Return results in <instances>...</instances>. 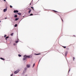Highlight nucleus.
I'll return each instance as SVG.
<instances>
[{
    "instance_id": "obj_23",
    "label": "nucleus",
    "mask_w": 76,
    "mask_h": 76,
    "mask_svg": "<svg viewBox=\"0 0 76 76\" xmlns=\"http://www.w3.org/2000/svg\"><path fill=\"white\" fill-rule=\"evenodd\" d=\"M34 66H35V64H34L33 65V67H34Z\"/></svg>"
},
{
    "instance_id": "obj_17",
    "label": "nucleus",
    "mask_w": 76,
    "mask_h": 76,
    "mask_svg": "<svg viewBox=\"0 0 76 76\" xmlns=\"http://www.w3.org/2000/svg\"><path fill=\"white\" fill-rule=\"evenodd\" d=\"M62 47H63V48H66V46H62Z\"/></svg>"
},
{
    "instance_id": "obj_11",
    "label": "nucleus",
    "mask_w": 76,
    "mask_h": 76,
    "mask_svg": "<svg viewBox=\"0 0 76 76\" xmlns=\"http://www.w3.org/2000/svg\"><path fill=\"white\" fill-rule=\"evenodd\" d=\"M1 60H4V59L2 58H1Z\"/></svg>"
},
{
    "instance_id": "obj_5",
    "label": "nucleus",
    "mask_w": 76,
    "mask_h": 76,
    "mask_svg": "<svg viewBox=\"0 0 76 76\" xmlns=\"http://www.w3.org/2000/svg\"><path fill=\"white\" fill-rule=\"evenodd\" d=\"M7 11V9H4V12H6Z\"/></svg>"
},
{
    "instance_id": "obj_24",
    "label": "nucleus",
    "mask_w": 76,
    "mask_h": 76,
    "mask_svg": "<svg viewBox=\"0 0 76 76\" xmlns=\"http://www.w3.org/2000/svg\"><path fill=\"white\" fill-rule=\"evenodd\" d=\"M59 12H58H58H56V14H57V15H58V13H59Z\"/></svg>"
},
{
    "instance_id": "obj_31",
    "label": "nucleus",
    "mask_w": 76,
    "mask_h": 76,
    "mask_svg": "<svg viewBox=\"0 0 76 76\" xmlns=\"http://www.w3.org/2000/svg\"><path fill=\"white\" fill-rule=\"evenodd\" d=\"M5 19H7V18H5Z\"/></svg>"
},
{
    "instance_id": "obj_9",
    "label": "nucleus",
    "mask_w": 76,
    "mask_h": 76,
    "mask_svg": "<svg viewBox=\"0 0 76 76\" xmlns=\"http://www.w3.org/2000/svg\"><path fill=\"white\" fill-rule=\"evenodd\" d=\"M9 37V36H7V37H6L5 38V39L6 40H7V38H8Z\"/></svg>"
},
{
    "instance_id": "obj_20",
    "label": "nucleus",
    "mask_w": 76,
    "mask_h": 76,
    "mask_svg": "<svg viewBox=\"0 0 76 76\" xmlns=\"http://www.w3.org/2000/svg\"><path fill=\"white\" fill-rule=\"evenodd\" d=\"M18 42H19V41H18V40H17V41H15L16 43H18Z\"/></svg>"
},
{
    "instance_id": "obj_38",
    "label": "nucleus",
    "mask_w": 76,
    "mask_h": 76,
    "mask_svg": "<svg viewBox=\"0 0 76 76\" xmlns=\"http://www.w3.org/2000/svg\"><path fill=\"white\" fill-rule=\"evenodd\" d=\"M70 71V69L69 70V72Z\"/></svg>"
},
{
    "instance_id": "obj_26",
    "label": "nucleus",
    "mask_w": 76,
    "mask_h": 76,
    "mask_svg": "<svg viewBox=\"0 0 76 76\" xmlns=\"http://www.w3.org/2000/svg\"><path fill=\"white\" fill-rule=\"evenodd\" d=\"M75 57H73V60H74V61L75 60Z\"/></svg>"
},
{
    "instance_id": "obj_8",
    "label": "nucleus",
    "mask_w": 76,
    "mask_h": 76,
    "mask_svg": "<svg viewBox=\"0 0 76 76\" xmlns=\"http://www.w3.org/2000/svg\"><path fill=\"white\" fill-rule=\"evenodd\" d=\"M31 12V10L30 9H29V10L28 11V13H30Z\"/></svg>"
},
{
    "instance_id": "obj_19",
    "label": "nucleus",
    "mask_w": 76,
    "mask_h": 76,
    "mask_svg": "<svg viewBox=\"0 0 76 76\" xmlns=\"http://www.w3.org/2000/svg\"><path fill=\"white\" fill-rule=\"evenodd\" d=\"M10 8H12L13 7H12V6H11V5H10Z\"/></svg>"
},
{
    "instance_id": "obj_25",
    "label": "nucleus",
    "mask_w": 76,
    "mask_h": 76,
    "mask_svg": "<svg viewBox=\"0 0 76 76\" xmlns=\"http://www.w3.org/2000/svg\"><path fill=\"white\" fill-rule=\"evenodd\" d=\"M26 69H27V68H25V70H26Z\"/></svg>"
},
{
    "instance_id": "obj_10",
    "label": "nucleus",
    "mask_w": 76,
    "mask_h": 76,
    "mask_svg": "<svg viewBox=\"0 0 76 76\" xmlns=\"http://www.w3.org/2000/svg\"><path fill=\"white\" fill-rule=\"evenodd\" d=\"M15 18H17L18 17V15H15L14 16Z\"/></svg>"
},
{
    "instance_id": "obj_18",
    "label": "nucleus",
    "mask_w": 76,
    "mask_h": 76,
    "mask_svg": "<svg viewBox=\"0 0 76 76\" xmlns=\"http://www.w3.org/2000/svg\"><path fill=\"white\" fill-rule=\"evenodd\" d=\"M18 56L19 57H21V56H22V55L20 54H18Z\"/></svg>"
},
{
    "instance_id": "obj_33",
    "label": "nucleus",
    "mask_w": 76,
    "mask_h": 76,
    "mask_svg": "<svg viewBox=\"0 0 76 76\" xmlns=\"http://www.w3.org/2000/svg\"><path fill=\"white\" fill-rule=\"evenodd\" d=\"M30 5H31V3H30Z\"/></svg>"
},
{
    "instance_id": "obj_6",
    "label": "nucleus",
    "mask_w": 76,
    "mask_h": 76,
    "mask_svg": "<svg viewBox=\"0 0 76 76\" xmlns=\"http://www.w3.org/2000/svg\"><path fill=\"white\" fill-rule=\"evenodd\" d=\"M53 11L54 12H55V13H58V12L54 10H53Z\"/></svg>"
},
{
    "instance_id": "obj_13",
    "label": "nucleus",
    "mask_w": 76,
    "mask_h": 76,
    "mask_svg": "<svg viewBox=\"0 0 76 76\" xmlns=\"http://www.w3.org/2000/svg\"><path fill=\"white\" fill-rule=\"evenodd\" d=\"M18 26V25H17V24H16L14 26H15V27H16V26Z\"/></svg>"
},
{
    "instance_id": "obj_2",
    "label": "nucleus",
    "mask_w": 76,
    "mask_h": 76,
    "mask_svg": "<svg viewBox=\"0 0 76 76\" xmlns=\"http://www.w3.org/2000/svg\"><path fill=\"white\" fill-rule=\"evenodd\" d=\"M19 72V70H18L15 71L14 72V73L15 74H16L18 73Z\"/></svg>"
},
{
    "instance_id": "obj_32",
    "label": "nucleus",
    "mask_w": 76,
    "mask_h": 76,
    "mask_svg": "<svg viewBox=\"0 0 76 76\" xmlns=\"http://www.w3.org/2000/svg\"><path fill=\"white\" fill-rule=\"evenodd\" d=\"M4 1H6V0H4Z\"/></svg>"
},
{
    "instance_id": "obj_37",
    "label": "nucleus",
    "mask_w": 76,
    "mask_h": 76,
    "mask_svg": "<svg viewBox=\"0 0 76 76\" xmlns=\"http://www.w3.org/2000/svg\"><path fill=\"white\" fill-rule=\"evenodd\" d=\"M0 22H1V20H0Z\"/></svg>"
},
{
    "instance_id": "obj_36",
    "label": "nucleus",
    "mask_w": 76,
    "mask_h": 76,
    "mask_svg": "<svg viewBox=\"0 0 76 76\" xmlns=\"http://www.w3.org/2000/svg\"><path fill=\"white\" fill-rule=\"evenodd\" d=\"M59 16H60V18H61V17L60 16V15H59Z\"/></svg>"
},
{
    "instance_id": "obj_35",
    "label": "nucleus",
    "mask_w": 76,
    "mask_h": 76,
    "mask_svg": "<svg viewBox=\"0 0 76 76\" xmlns=\"http://www.w3.org/2000/svg\"><path fill=\"white\" fill-rule=\"evenodd\" d=\"M73 36H74V37H75V35H74Z\"/></svg>"
},
{
    "instance_id": "obj_39",
    "label": "nucleus",
    "mask_w": 76,
    "mask_h": 76,
    "mask_svg": "<svg viewBox=\"0 0 76 76\" xmlns=\"http://www.w3.org/2000/svg\"><path fill=\"white\" fill-rule=\"evenodd\" d=\"M23 17H24V16H23Z\"/></svg>"
},
{
    "instance_id": "obj_22",
    "label": "nucleus",
    "mask_w": 76,
    "mask_h": 76,
    "mask_svg": "<svg viewBox=\"0 0 76 76\" xmlns=\"http://www.w3.org/2000/svg\"><path fill=\"white\" fill-rule=\"evenodd\" d=\"M31 9H32L33 10H34V8H33V7H31Z\"/></svg>"
},
{
    "instance_id": "obj_14",
    "label": "nucleus",
    "mask_w": 76,
    "mask_h": 76,
    "mask_svg": "<svg viewBox=\"0 0 76 76\" xmlns=\"http://www.w3.org/2000/svg\"><path fill=\"white\" fill-rule=\"evenodd\" d=\"M18 19H19V18H16L15 19V20H16V21L18 20Z\"/></svg>"
},
{
    "instance_id": "obj_4",
    "label": "nucleus",
    "mask_w": 76,
    "mask_h": 76,
    "mask_svg": "<svg viewBox=\"0 0 76 76\" xmlns=\"http://www.w3.org/2000/svg\"><path fill=\"white\" fill-rule=\"evenodd\" d=\"M41 54V53H38V54H36V53H34V55L35 56H37V55H39Z\"/></svg>"
},
{
    "instance_id": "obj_16",
    "label": "nucleus",
    "mask_w": 76,
    "mask_h": 76,
    "mask_svg": "<svg viewBox=\"0 0 76 76\" xmlns=\"http://www.w3.org/2000/svg\"><path fill=\"white\" fill-rule=\"evenodd\" d=\"M61 20H62V22H63V20L62 18H61Z\"/></svg>"
},
{
    "instance_id": "obj_28",
    "label": "nucleus",
    "mask_w": 76,
    "mask_h": 76,
    "mask_svg": "<svg viewBox=\"0 0 76 76\" xmlns=\"http://www.w3.org/2000/svg\"><path fill=\"white\" fill-rule=\"evenodd\" d=\"M16 45V43H15L14 44V45Z\"/></svg>"
},
{
    "instance_id": "obj_12",
    "label": "nucleus",
    "mask_w": 76,
    "mask_h": 76,
    "mask_svg": "<svg viewBox=\"0 0 76 76\" xmlns=\"http://www.w3.org/2000/svg\"><path fill=\"white\" fill-rule=\"evenodd\" d=\"M18 15H21V13H18Z\"/></svg>"
},
{
    "instance_id": "obj_7",
    "label": "nucleus",
    "mask_w": 76,
    "mask_h": 76,
    "mask_svg": "<svg viewBox=\"0 0 76 76\" xmlns=\"http://www.w3.org/2000/svg\"><path fill=\"white\" fill-rule=\"evenodd\" d=\"M27 67L28 68H29L30 67V65H27Z\"/></svg>"
},
{
    "instance_id": "obj_15",
    "label": "nucleus",
    "mask_w": 76,
    "mask_h": 76,
    "mask_svg": "<svg viewBox=\"0 0 76 76\" xmlns=\"http://www.w3.org/2000/svg\"><path fill=\"white\" fill-rule=\"evenodd\" d=\"M11 36H13V33H12L11 34Z\"/></svg>"
},
{
    "instance_id": "obj_1",
    "label": "nucleus",
    "mask_w": 76,
    "mask_h": 76,
    "mask_svg": "<svg viewBox=\"0 0 76 76\" xmlns=\"http://www.w3.org/2000/svg\"><path fill=\"white\" fill-rule=\"evenodd\" d=\"M30 57H31V56H27L23 58V60H26L27 58H30Z\"/></svg>"
},
{
    "instance_id": "obj_3",
    "label": "nucleus",
    "mask_w": 76,
    "mask_h": 76,
    "mask_svg": "<svg viewBox=\"0 0 76 76\" xmlns=\"http://www.w3.org/2000/svg\"><path fill=\"white\" fill-rule=\"evenodd\" d=\"M19 11L18 10H15L14 11V13H18Z\"/></svg>"
},
{
    "instance_id": "obj_34",
    "label": "nucleus",
    "mask_w": 76,
    "mask_h": 76,
    "mask_svg": "<svg viewBox=\"0 0 76 76\" xmlns=\"http://www.w3.org/2000/svg\"><path fill=\"white\" fill-rule=\"evenodd\" d=\"M26 56H24V57H26Z\"/></svg>"
},
{
    "instance_id": "obj_27",
    "label": "nucleus",
    "mask_w": 76,
    "mask_h": 76,
    "mask_svg": "<svg viewBox=\"0 0 76 76\" xmlns=\"http://www.w3.org/2000/svg\"><path fill=\"white\" fill-rule=\"evenodd\" d=\"M7 36V35H5L4 37H6Z\"/></svg>"
},
{
    "instance_id": "obj_21",
    "label": "nucleus",
    "mask_w": 76,
    "mask_h": 76,
    "mask_svg": "<svg viewBox=\"0 0 76 76\" xmlns=\"http://www.w3.org/2000/svg\"><path fill=\"white\" fill-rule=\"evenodd\" d=\"M32 15H33V14H31L30 15V16H32Z\"/></svg>"
},
{
    "instance_id": "obj_29",
    "label": "nucleus",
    "mask_w": 76,
    "mask_h": 76,
    "mask_svg": "<svg viewBox=\"0 0 76 76\" xmlns=\"http://www.w3.org/2000/svg\"><path fill=\"white\" fill-rule=\"evenodd\" d=\"M13 76V74H12V75H11L10 76Z\"/></svg>"
},
{
    "instance_id": "obj_30",
    "label": "nucleus",
    "mask_w": 76,
    "mask_h": 76,
    "mask_svg": "<svg viewBox=\"0 0 76 76\" xmlns=\"http://www.w3.org/2000/svg\"><path fill=\"white\" fill-rule=\"evenodd\" d=\"M40 60H41V59H40V60H39V61H40Z\"/></svg>"
}]
</instances>
